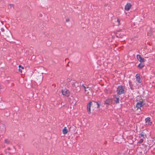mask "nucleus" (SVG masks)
<instances>
[{
    "mask_svg": "<svg viewBox=\"0 0 155 155\" xmlns=\"http://www.w3.org/2000/svg\"><path fill=\"white\" fill-rule=\"evenodd\" d=\"M100 104L98 102H90L87 105L88 112L89 113H90L91 112V107L92 106L95 107L97 106V107L98 108L100 106Z\"/></svg>",
    "mask_w": 155,
    "mask_h": 155,
    "instance_id": "1",
    "label": "nucleus"
},
{
    "mask_svg": "<svg viewBox=\"0 0 155 155\" xmlns=\"http://www.w3.org/2000/svg\"><path fill=\"white\" fill-rule=\"evenodd\" d=\"M70 84L72 87H75L76 88V90L77 91H80V88L79 87V84L76 81L71 80L70 81Z\"/></svg>",
    "mask_w": 155,
    "mask_h": 155,
    "instance_id": "2",
    "label": "nucleus"
},
{
    "mask_svg": "<svg viewBox=\"0 0 155 155\" xmlns=\"http://www.w3.org/2000/svg\"><path fill=\"white\" fill-rule=\"evenodd\" d=\"M124 91V87L123 86H119L117 89V94L119 95L123 94Z\"/></svg>",
    "mask_w": 155,
    "mask_h": 155,
    "instance_id": "3",
    "label": "nucleus"
},
{
    "mask_svg": "<svg viewBox=\"0 0 155 155\" xmlns=\"http://www.w3.org/2000/svg\"><path fill=\"white\" fill-rule=\"evenodd\" d=\"M62 94L65 96L68 97L70 94V92L67 89H64L61 90Z\"/></svg>",
    "mask_w": 155,
    "mask_h": 155,
    "instance_id": "4",
    "label": "nucleus"
},
{
    "mask_svg": "<svg viewBox=\"0 0 155 155\" xmlns=\"http://www.w3.org/2000/svg\"><path fill=\"white\" fill-rule=\"evenodd\" d=\"M146 125L147 126H150L152 124V122L150 121V118L149 117H147L145 120Z\"/></svg>",
    "mask_w": 155,
    "mask_h": 155,
    "instance_id": "5",
    "label": "nucleus"
},
{
    "mask_svg": "<svg viewBox=\"0 0 155 155\" xmlns=\"http://www.w3.org/2000/svg\"><path fill=\"white\" fill-rule=\"evenodd\" d=\"M137 58L138 60L141 63H142L145 61L144 59L142 58L140 55H137Z\"/></svg>",
    "mask_w": 155,
    "mask_h": 155,
    "instance_id": "6",
    "label": "nucleus"
},
{
    "mask_svg": "<svg viewBox=\"0 0 155 155\" xmlns=\"http://www.w3.org/2000/svg\"><path fill=\"white\" fill-rule=\"evenodd\" d=\"M112 99H108L104 102V104L107 105H110L112 103Z\"/></svg>",
    "mask_w": 155,
    "mask_h": 155,
    "instance_id": "7",
    "label": "nucleus"
},
{
    "mask_svg": "<svg viewBox=\"0 0 155 155\" xmlns=\"http://www.w3.org/2000/svg\"><path fill=\"white\" fill-rule=\"evenodd\" d=\"M144 104L143 101H140L137 103L136 105L137 107V108H139L142 107Z\"/></svg>",
    "mask_w": 155,
    "mask_h": 155,
    "instance_id": "8",
    "label": "nucleus"
},
{
    "mask_svg": "<svg viewBox=\"0 0 155 155\" xmlns=\"http://www.w3.org/2000/svg\"><path fill=\"white\" fill-rule=\"evenodd\" d=\"M131 6V5L130 3H127L125 5V9L126 11H128L130 10Z\"/></svg>",
    "mask_w": 155,
    "mask_h": 155,
    "instance_id": "9",
    "label": "nucleus"
},
{
    "mask_svg": "<svg viewBox=\"0 0 155 155\" xmlns=\"http://www.w3.org/2000/svg\"><path fill=\"white\" fill-rule=\"evenodd\" d=\"M136 81L137 82L139 83H140L141 82L142 80L140 78V75L139 74H137L136 75Z\"/></svg>",
    "mask_w": 155,
    "mask_h": 155,
    "instance_id": "10",
    "label": "nucleus"
},
{
    "mask_svg": "<svg viewBox=\"0 0 155 155\" xmlns=\"http://www.w3.org/2000/svg\"><path fill=\"white\" fill-rule=\"evenodd\" d=\"M140 135L141 137H143L144 138H146L147 137L146 134L144 132H141Z\"/></svg>",
    "mask_w": 155,
    "mask_h": 155,
    "instance_id": "11",
    "label": "nucleus"
},
{
    "mask_svg": "<svg viewBox=\"0 0 155 155\" xmlns=\"http://www.w3.org/2000/svg\"><path fill=\"white\" fill-rule=\"evenodd\" d=\"M62 131L64 134H66L68 133V130L66 127H64V128L63 129Z\"/></svg>",
    "mask_w": 155,
    "mask_h": 155,
    "instance_id": "12",
    "label": "nucleus"
},
{
    "mask_svg": "<svg viewBox=\"0 0 155 155\" xmlns=\"http://www.w3.org/2000/svg\"><path fill=\"white\" fill-rule=\"evenodd\" d=\"M144 66V64L143 63H140L138 66V67L140 69H141L143 68Z\"/></svg>",
    "mask_w": 155,
    "mask_h": 155,
    "instance_id": "13",
    "label": "nucleus"
},
{
    "mask_svg": "<svg viewBox=\"0 0 155 155\" xmlns=\"http://www.w3.org/2000/svg\"><path fill=\"white\" fill-rule=\"evenodd\" d=\"M115 99L114 100V101H115L116 103H118L119 102V99L118 97H116L115 96H114Z\"/></svg>",
    "mask_w": 155,
    "mask_h": 155,
    "instance_id": "14",
    "label": "nucleus"
},
{
    "mask_svg": "<svg viewBox=\"0 0 155 155\" xmlns=\"http://www.w3.org/2000/svg\"><path fill=\"white\" fill-rule=\"evenodd\" d=\"M82 86L85 89V92H86V88L87 89H89V87H86L85 86H84V84H82Z\"/></svg>",
    "mask_w": 155,
    "mask_h": 155,
    "instance_id": "15",
    "label": "nucleus"
},
{
    "mask_svg": "<svg viewBox=\"0 0 155 155\" xmlns=\"http://www.w3.org/2000/svg\"><path fill=\"white\" fill-rule=\"evenodd\" d=\"M19 71H20L21 72H22V70H21V69L20 68L21 67L22 69H24V67H21V65H19Z\"/></svg>",
    "mask_w": 155,
    "mask_h": 155,
    "instance_id": "16",
    "label": "nucleus"
},
{
    "mask_svg": "<svg viewBox=\"0 0 155 155\" xmlns=\"http://www.w3.org/2000/svg\"><path fill=\"white\" fill-rule=\"evenodd\" d=\"M143 139H141L139 141V143L140 144L142 143L143 141Z\"/></svg>",
    "mask_w": 155,
    "mask_h": 155,
    "instance_id": "17",
    "label": "nucleus"
},
{
    "mask_svg": "<svg viewBox=\"0 0 155 155\" xmlns=\"http://www.w3.org/2000/svg\"><path fill=\"white\" fill-rule=\"evenodd\" d=\"M8 8H13L14 7H13V5L10 4V5H9L8 6Z\"/></svg>",
    "mask_w": 155,
    "mask_h": 155,
    "instance_id": "18",
    "label": "nucleus"
},
{
    "mask_svg": "<svg viewBox=\"0 0 155 155\" xmlns=\"http://www.w3.org/2000/svg\"><path fill=\"white\" fill-rule=\"evenodd\" d=\"M5 142L7 144H9L10 142L8 140L6 139L5 140Z\"/></svg>",
    "mask_w": 155,
    "mask_h": 155,
    "instance_id": "19",
    "label": "nucleus"
},
{
    "mask_svg": "<svg viewBox=\"0 0 155 155\" xmlns=\"http://www.w3.org/2000/svg\"><path fill=\"white\" fill-rule=\"evenodd\" d=\"M71 80H70V79H68V81L69 82V84L71 85V84H70V81Z\"/></svg>",
    "mask_w": 155,
    "mask_h": 155,
    "instance_id": "20",
    "label": "nucleus"
},
{
    "mask_svg": "<svg viewBox=\"0 0 155 155\" xmlns=\"http://www.w3.org/2000/svg\"><path fill=\"white\" fill-rule=\"evenodd\" d=\"M70 21V20L69 19H68L66 20V22H68Z\"/></svg>",
    "mask_w": 155,
    "mask_h": 155,
    "instance_id": "21",
    "label": "nucleus"
},
{
    "mask_svg": "<svg viewBox=\"0 0 155 155\" xmlns=\"http://www.w3.org/2000/svg\"><path fill=\"white\" fill-rule=\"evenodd\" d=\"M117 21L118 22V25L119 24V23L120 22V20L118 19H117Z\"/></svg>",
    "mask_w": 155,
    "mask_h": 155,
    "instance_id": "22",
    "label": "nucleus"
},
{
    "mask_svg": "<svg viewBox=\"0 0 155 155\" xmlns=\"http://www.w3.org/2000/svg\"><path fill=\"white\" fill-rule=\"evenodd\" d=\"M1 30L2 31H4V29L3 28H2Z\"/></svg>",
    "mask_w": 155,
    "mask_h": 155,
    "instance_id": "23",
    "label": "nucleus"
},
{
    "mask_svg": "<svg viewBox=\"0 0 155 155\" xmlns=\"http://www.w3.org/2000/svg\"><path fill=\"white\" fill-rule=\"evenodd\" d=\"M87 89L86 88V92H87V93H88V92H87V91H87ZM88 89V90H90V89H89H89Z\"/></svg>",
    "mask_w": 155,
    "mask_h": 155,
    "instance_id": "24",
    "label": "nucleus"
}]
</instances>
